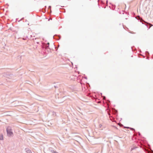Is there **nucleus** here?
<instances>
[{"label":"nucleus","instance_id":"1","mask_svg":"<svg viewBox=\"0 0 153 153\" xmlns=\"http://www.w3.org/2000/svg\"><path fill=\"white\" fill-rule=\"evenodd\" d=\"M7 134L8 136H12L13 135V134L11 131V130H9L8 128L7 129Z\"/></svg>","mask_w":153,"mask_h":153},{"label":"nucleus","instance_id":"2","mask_svg":"<svg viewBox=\"0 0 153 153\" xmlns=\"http://www.w3.org/2000/svg\"><path fill=\"white\" fill-rule=\"evenodd\" d=\"M0 139L1 140H2L3 139V136L2 135H1L0 137Z\"/></svg>","mask_w":153,"mask_h":153},{"label":"nucleus","instance_id":"3","mask_svg":"<svg viewBox=\"0 0 153 153\" xmlns=\"http://www.w3.org/2000/svg\"><path fill=\"white\" fill-rule=\"evenodd\" d=\"M28 153H31L30 151L28 150L27 151Z\"/></svg>","mask_w":153,"mask_h":153},{"label":"nucleus","instance_id":"4","mask_svg":"<svg viewBox=\"0 0 153 153\" xmlns=\"http://www.w3.org/2000/svg\"><path fill=\"white\" fill-rule=\"evenodd\" d=\"M99 126L100 127H101L102 126V125L101 124H100Z\"/></svg>","mask_w":153,"mask_h":153}]
</instances>
